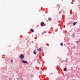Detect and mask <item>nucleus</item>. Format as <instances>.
Segmentation results:
<instances>
[{"instance_id":"nucleus-1","label":"nucleus","mask_w":80,"mask_h":80,"mask_svg":"<svg viewBox=\"0 0 80 80\" xmlns=\"http://www.w3.org/2000/svg\"><path fill=\"white\" fill-rule=\"evenodd\" d=\"M20 57L21 59H23L25 57V56L23 54H21L20 55Z\"/></svg>"},{"instance_id":"nucleus-2","label":"nucleus","mask_w":80,"mask_h":80,"mask_svg":"<svg viewBox=\"0 0 80 80\" xmlns=\"http://www.w3.org/2000/svg\"><path fill=\"white\" fill-rule=\"evenodd\" d=\"M22 62H23V63H26L27 64H28V62L26 61L22 60Z\"/></svg>"},{"instance_id":"nucleus-3","label":"nucleus","mask_w":80,"mask_h":80,"mask_svg":"<svg viewBox=\"0 0 80 80\" xmlns=\"http://www.w3.org/2000/svg\"><path fill=\"white\" fill-rule=\"evenodd\" d=\"M44 22H42L41 23V27H43V26H44Z\"/></svg>"},{"instance_id":"nucleus-4","label":"nucleus","mask_w":80,"mask_h":80,"mask_svg":"<svg viewBox=\"0 0 80 80\" xmlns=\"http://www.w3.org/2000/svg\"><path fill=\"white\" fill-rule=\"evenodd\" d=\"M30 31L32 32H34V30L32 29H30Z\"/></svg>"},{"instance_id":"nucleus-5","label":"nucleus","mask_w":80,"mask_h":80,"mask_svg":"<svg viewBox=\"0 0 80 80\" xmlns=\"http://www.w3.org/2000/svg\"><path fill=\"white\" fill-rule=\"evenodd\" d=\"M48 20H49V21H51V20H52V18H48Z\"/></svg>"},{"instance_id":"nucleus-6","label":"nucleus","mask_w":80,"mask_h":80,"mask_svg":"<svg viewBox=\"0 0 80 80\" xmlns=\"http://www.w3.org/2000/svg\"><path fill=\"white\" fill-rule=\"evenodd\" d=\"M76 24H77V22H75L74 23H73L74 26H75V25H76Z\"/></svg>"},{"instance_id":"nucleus-7","label":"nucleus","mask_w":80,"mask_h":80,"mask_svg":"<svg viewBox=\"0 0 80 80\" xmlns=\"http://www.w3.org/2000/svg\"><path fill=\"white\" fill-rule=\"evenodd\" d=\"M11 62L12 63L13 62V60H12V59L11 61Z\"/></svg>"},{"instance_id":"nucleus-8","label":"nucleus","mask_w":80,"mask_h":80,"mask_svg":"<svg viewBox=\"0 0 80 80\" xmlns=\"http://www.w3.org/2000/svg\"><path fill=\"white\" fill-rule=\"evenodd\" d=\"M60 45H61V46H63V43H61Z\"/></svg>"},{"instance_id":"nucleus-9","label":"nucleus","mask_w":80,"mask_h":80,"mask_svg":"<svg viewBox=\"0 0 80 80\" xmlns=\"http://www.w3.org/2000/svg\"><path fill=\"white\" fill-rule=\"evenodd\" d=\"M38 50H39V51H42V50H41V49L39 48L38 49Z\"/></svg>"},{"instance_id":"nucleus-10","label":"nucleus","mask_w":80,"mask_h":80,"mask_svg":"<svg viewBox=\"0 0 80 80\" xmlns=\"http://www.w3.org/2000/svg\"><path fill=\"white\" fill-rule=\"evenodd\" d=\"M64 71H67V69H66V68H64Z\"/></svg>"},{"instance_id":"nucleus-11","label":"nucleus","mask_w":80,"mask_h":80,"mask_svg":"<svg viewBox=\"0 0 80 80\" xmlns=\"http://www.w3.org/2000/svg\"><path fill=\"white\" fill-rule=\"evenodd\" d=\"M33 53L35 54V55H36V54H37V53H36V52H33Z\"/></svg>"},{"instance_id":"nucleus-12","label":"nucleus","mask_w":80,"mask_h":80,"mask_svg":"<svg viewBox=\"0 0 80 80\" xmlns=\"http://www.w3.org/2000/svg\"><path fill=\"white\" fill-rule=\"evenodd\" d=\"M78 42H80V41H77L76 43H78Z\"/></svg>"},{"instance_id":"nucleus-13","label":"nucleus","mask_w":80,"mask_h":80,"mask_svg":"<svg viewBox=\"0 0 80 80\" xmlns=\"http://www.w3.org/2000/svg\"><path fill=\"white\" fill-rule=\"evenodd\" d=\"M57 6H58V7H59V8H60V5H57Z\"/></svg>"},{"instance_id":"nucleus-14","label":"nucleus","mask_w":80,"mask_h":80,"mask_svg":"<svg viewBox=\"0 0 80 80\" xmlns=\"http://www.w3.org/2000/svg\"><path fill=\"white\" fill-rule=\"evenodd\" d=\"M71 4H73V2H71Z\"/></svg>"},{"instance_id":"nucleus-15","label":"nucleus","mask_w":80,"mask_h":80,"mask_svg":"<svg viewBox=\"0 0 80 80\" xmlns=\"http://www.w3.org/2000/svg\"><path fill=\"white\" fill-rule=\"evenodd\" d=\"M44 33H46V32H45V31H44Z\"/></svg>"},{"instance_id":"nucleus-16","label":"nucleus","mask_w":80,"mask_h":80,"mask_svg":"<svg viewBox=\"0 0 80 80\" xmlns=\"http://www.w3.org/2000/svg\"><path fill=\"white\" fill-rule=\"evenodd\" d=\"M17 79H18V78H17Z\"/></svg>"}]
</instances>
